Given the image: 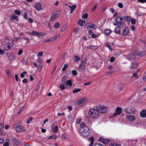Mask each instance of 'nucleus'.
I'll use <instances>...</instances> for the list:
<instances>
[{
    "label": "nucleus",
    "mask_w": 146,
    "mask_h": 146,
    "mask_svg": "<svg viewBox=\"0 0 146 146\" xmlns=\"http://www.w3.org/2000/svg\"><path fill=\"white\" fill-rule=\"evenodd\" d=\"M38 36V37L40 38H42L43 37V36L42 34L41 33H38V35H37Z\"/></svg>",
    "instance_id": "nucleus-49"
},
{
    "label": "nucleus",
    "mask_w": 146,
    "mask_h": 146,
    "mask_svg": "<svg viewBox=\"0 0 146 146\" xmlns=\"http://www.w3.org/2000/svg\"><path fill=\"white\" fill-rule=\"evenodd\" d=\"M9 143L7 142H5L3 144V146H9Z\"/></svg>",
    "instance_id": "nucleus-64"
},
{
    "label": "nucleus",
    "mask_w": 146,
    "mask_h": 146,
    "mask_svg": "<svg viewBox=\"0 0 146 146\" xmlns=\"http://www.w3.org/2000/svg\"><path fill=\"white\" fill-rule=\"evenodd\" d=\"M99 112L98 110L97 109H90L88 111L89 115L92 119H96L99 116Z\"/></svg>",
    "instance_id": "nucleus-3"
},
{
    "label": "nucleus",
    "mask_w": 146,
    "mask_h": 146,
    "mask_svg": "<svg viewBox=\"0 0 146 146\" xmlns=\"http://www.w3.org/2000/svg\"><path fill=\"white\" fill-rule=\"evenodd\" d=\"M92 83V82L89 81L88 82L84 84V85L85 86H86L90 85Z\"/></svg>",
    "instance_id": "nucleus-54"
},
{
    "label": "nucleus",
    "mask_w": 146,
    "mask_h": 146,
    "mask_svg": "<svg viewBox=\"0 0 146 146\" xmlns=\"http://www.w3.org/2000/svg\"><path fill=\"white\" fill-rule=\"evenodd\" d=\"M110 141V140L108 139H104L103 143L104 144H107Z\"/></svg>",
    "instance_id": "nucleus-33"
},
{
    "label": "nucleus",
    "mask_w": 146,
    "mask_h": 146,
    "mask_svg": "<svg viewBox=\"0 0 146 146\" xmlns=\"http://www.w3.org/2000/svg\"><path fill=\"white\" fill-rule=\"evenodd\" d=\"M78 25L81 26H82L83 25V23H82V20H79L78 22Z\"/></svg>",
    "instance_id": "nucleus-36"
},
{
    "label": "nucleus",
    "mask_w": 146,
    "mask_h": 146,
    "mask_svg": "<svg viewBox=\"0 0 146 146\" xmlns=\"http://www.w3.org/2000/svg\"><path fill=\"white\" fill-rule=\"evenodd\" d=\"M68 7L70 8L71 9V10L74 11V10L76 9V6L75 5H73L72 6H68Z\"/></svg>",
    "instance_id": "nucleus-30"
},
{
    "label": "nucleus",
    "mask_w": 146,
    "mask_h": 146,
    "mask_svg": "<svg viewBox=\"0 0 146 146\" xmlns=\"http://www.w3.org/2000/svg\"><path fill=\"white\" fill-rule=\"evenodd\" d=\"M89 27L91 28H96V26L95 24H91L88 26Z\"/></svg>",
    "instance_id": "nucleus-38"
},
{
    "label": "nucleus",
    "mask_w": 146,
    "mask_h": 146,
    "mask_svg": "<svg viewBox=\"0 0 146 146\" xmlns=\"http://www.w3.org/2000/svg\"><path fill=\"white\" fill-rule=\"evenodd\" d=\"M123 19V17L119 16L117 18L115 21L117 23L119 24V25L123 27L124 25V23L122 21Z\"/></svg>",
    "instance_id": "nucleus-7"
},
{
    "label": "nucleus",
    "mask_w": 146,
    "mask_h": 146,
    "mask_svg": "<svg viewBox=\"0 0 146 146\" xmlns=\"http://www.w3.org/2000/svg\"><path fill=\"white\" fill-rule=\"evenodd\" d=\"M58 38V37L56 36H54L53 37H52L50 39H51V41H52L55 40Z\"/></svg>",
    "instance_id": "nucleus-55"
},
{
    "label": "nucleus",
    "mask_w": 146,
    "mask_h": 146,
    "mask_svg": "<svg viewBox=\"0 0 146 146\" xmlns=\"http://www.w3.org/2000/svg\"><path fill=\"white\" fill-rule=\"evenodd\" d=\"M138 66V64L135 62H133L132 63L131 68V69H135Z\"/></svg>",
    "instance_id": "nucleus-20"
},
{
    "label": "nucleus",
    "mask_w": 146,
    "mask_h": 146,
    "mask_svg": "<svg viewBox=\"0 0 146 146\" xmlns=\"http://www.w3.org/2000/svg\"><path fill=\"white\" fill-rule=\"evenodd\" d=\"M110 146H119V145L115 143H113L110 144Z\"/></svg>",
    "instance_id": "nucleus-48"
},
{
    "label": "nucleus",
    "mask_w": 146,
    "mask_h": 146,
    "mask_svg": "<svg viewBox=\"0 0 146 146\" xmlns=\"http://www.w3.org/2000/svg\"><path fill=\"white\" fill-rule=\"evenodd\" d=\"M12 141L13 143L16 145H20L21 144L20 141L16 138H14L13 139Z\"/></svg>",
    "instance_id": "nucleus-15"
},
{
    "label": "nucleus",
    "mask_w": 146,
    "mask_h": 146,
    "mask_svg": "<svg viewBox=\"0 0 146 146\" xmlns=\"http://www.w3.org/2000/svg\"><path fill=\"white\" fill-rule=\"evenodd\" d=\"M137 54V55L141 57L145 56L146 54V52L143 49H141L139 50L137 53L135 52V54Z\"/></svg>",
    "instance_id": "nucleus-8"
},
{
    "label": "nucleus",
    "mask_w": 146,
    "mask_h": 146,
    "mask_svg": "<svg viewBox=\"0 0 146 146\" xmlns=\"http://www.w3.org/2000/svg\"><path fill=\"white\" fill-rule=\"evenodd\" d=\"M43 54V52H40L38 53V56L39 57H40Z\"/></svg>",
    "instance_id": "nucleus-61"
},
{
    "label": "nucleus",
    "mask_w": 146,
    "mask_h": 146,
    "mask_svg": "<svg viewBox=\"0 0 146 146\" xmlns=\"http://www.w3.org/2000/svg\"><path fill=\"white\" fill-rule=\"evenodd\" d=\"M107 107L103 105H99L96 107L97 109L100 113H106L107 111Z\"/></svg>",
    "instance_id": "nucleus-4"
},
{
    "label": "nucleus",
    "mask_w": 146,
    "mask_h": 146,
    "mask_svg": "<svg viewBox=\"0 0 146 146\" xmlns=\"http://www.w3.org/2000/svg\"><path fill=\"white\" fill-rule=\"evenodd\" d=\"M52 130L54 133H57L58 131V126H52Z\"/></svg>",
    "instance_id": "nucleus-25"
},
{
    "label": "nucleus",
    "mask_w": 146,
    "mask_h": 146,
    "mask_svg": "<svg viewBox=\"0 0 146 146\" xmlns=\"http://www.w3.org/2000/svg\"><path fill=\"white\" fill-rule=\"evenodd\" d=\"M54 27L55 28H58L60 27V24L58 23L57 22L55 24Z\"/></svg>",
    "instance_id": "nucleus-35"
},
{
    "label": "nucleus",
    "mask_w": 146,
    "mask_h": 146,
    "mask_svg": "<svg viewBox=\"0 0 146 146\" xmlns=\"http://www.w3.org/2000/svg\"><path fill=\"white\" fill-rule=\"evenodd\" d=\"M132 24L134 25L136 23V21L133 18H131V20L130 21Z\"/></svg>",
    "instance_id": "nucleus-39"
},
{
    "label": "nucleus",
    "mask_w": 146,
    "mask_h": 146,
    "mask_svg": "<svg viewBox=\"0 0 146 146\" xmlns=\"http://www.w3.org/2000/svg\"><path fill=\"white\" fill-rule=\"evenodd\" d=\"M85 63L84 61L83 60L81 62L80 65L77 70L79 72H83L85 71Z\"/></svg>",
    "instance_id": "nucleus-6"
},
{
    "label": "nucleus",
    "mask_w": 146,
    "mask_h": 146,
    "mask_svg": "<svg viewBox=\"0 0 146 146\" xmlns=\"http://www.w3.org/2000/svg\"><path fill=\"white\" fill-rule=\"evenodd\" d=\"M67 28V26L66 25H65L62 27L61 29V31L62 32L64 31Z\"/></svg>",
    "instance_id": "nucleus-40"
},
{
    "label": "nucleus",
    "mask_w": 146,
    "mask_h": 146,
    "mask_svg": "<svg viewBox=\"0 0 146 146\" xmlns=\"http://www.w3.org/2000/svg\"><path fill=\"white\" fill-rule=\"evenodd\" d=\"M6 72L7 76L9 78H11V74L10 72V70L9 69H7L6 70Z\"/></svg>",
    "instance_id": "nucleus-34"
},
{
    "label": "nucleus",
    "mask_w": 146,
    "mask_h": 146,
    "mask_svg": "<svg viewBox=\"0 0 146 146\" xmlns=\"http://www.w3.org/2000/svg\"><path fill=\"white\" fill-rule=\"evenodd\" d=\"M37 62L39 63V65H43V62L42 59H38L37 60Z\"/></svg>",
    "instance_id": "nucleus-32"
},
{
    "label": "nucleus",
    "mask_w": 146,
    "mask_h": 146,
    "mask_svg": "<svg viewBox=\"0 0 146 146\" xmlns=\"http://www.w3.org/2000/svg\"><path fill=\"white\" fill-rule=\"evenodd\" d=\"M140 116L144 117H146V110H143L140 113Z\"/></svg>",
    "instance_id": "nucleus-18"
},
{
    "label": "nucleus",
    "mask_w": 146,
    "mask_h": 146,
    "mask_svg": "<svg viewBox=\"0 0 146 146\" xmlns=\"http://www.w3.org/2000/svg\"><path fill=\"white\" fill-rule=\"evenodd\" d=\"M28 20L29 22L31 23H33L34 21L31 18H29Z\"/></svg>",
    "instance_id": "nucleus-53"
},
{
    "label": "nucleus",
    "mask_w": 146,
    "mask_h": 146,
    "mask_svg": "<svg viewBox=\"0 0 146 146\" xmlns=\"http://www.w3.org/2000/svg\"><path fill=\"white\" fill-rule=\"evenodd\" d=\"M60 88L62 90H64L65 89V87L63 84H61L59 86Z\"/></svg>",
    "instance_id": "nucleus-47"
},
{
    "label": "nucleus",
    "mask_w": 146,
    "mask_h": 146,
    "mask_svg": "<svg viewBox=\"0 0 146 146\" xmlns=\"http://www.w3.org/2000/svg\"><path fill=\"white\" fill-rule=\"evenodd\" d=\"M114 32L116 34H119L121 33V28L120 26H118L115 28Z\"/></svg>",
    "instance_id": "nucleus-17"
},
{
    "label": "nucleus",
    "mask_w": 146,
    "mask_h": 146,
    "mask_svg": "<svg viewBox=\"0 0 146 146\" xmlns=\"http://www.w3.org/2000/svg\"><path fill=\"white\" fill-rule=\"evenodd\" d=\"M41 6V4L40 3H38L35 5V8L36 10L40 11L42 9Z\"/></svg>",
    "instance_id": "nucleus-16"
},
{
    "label": "nucleus",
    "mask_w": 146,
    "mask_h": 146,
    "mask_svg": "<svg viewBox=\"0 0 146 146\" xmlns=\"http://www.w3.org/2000/svg\"><path fill=\"white\" fill-rule=\"evenodd\" d=\"M135 54V52L134 54L130 53L127 56V58L129 60L134 59L135 58L134 54Z\"/></svg>",
    "instance_id": "nucleus-14"
},
{
    "label": "nucleus",
    "mask_w": 146,
    "mask_h": 146,
    "mask_svg": "<svg viewBox=\"0 0 146 146\" xmlns=\"http://www.w3.org/2000/svg\"><path fill=\"white\" fill-rule=\"evenodd\" d=\"M88 99L84 97L80 99L78 101V102L77 103V104H80L82 103H85L88 101Z\"/></svg>",
    "instance_id": "nucleus-11"
},
{
    "label": "nucleus",
    "mask_w": 146,
    "mask_h": 146,
    "mask_svg": "<svg viewBox=\"0 0 146 146\" xmlns=\"http://www.w3.org/2000/svg\"><path fill=\"white\" fill-rule=\"evenodd\" d=\"M125 112L127 113L133 114L136 111V110L133 107H129L124 110Z\"/></svg>",
    "instance_id": "nucleus-5"
},
{
    "label": "nucleus",
    "mask_w": 146,
    "mask_h": 146,
    "mask_svg": "<svg viewBox=\"0 0 146 146\" xmlns=\"http://www.w3.org/2000/svg\"><path fill=\"white\" fill-rule=\"evenodd\" d=\"M28 81V80L26 78H24L23 80V82L24 83H26Z\"/></svg>",
    "instance_id": "nucleus-62"
},
{
    "label": "nucleus",
    "mask_w": 146,
    "mask_h": 146,
    "mask_svg": "<svg viewBox=\"0 0 146 146\" xmlns=\"http://www.w3.org/2000/svg\"><path fill=\"white\" fill-rule=\"evenodd\" d=\"M59 16V15L57 12H54L52 14L50 18V21H53L57 19Z\"/></svg>",
    "instance_id": "nucleus-10"
},
{
    "label": "nucleus",
    "mask_w": 146,
    "mask_h": 146,
    "mask_svg": "<svg viewBox=\"0 0 146 146\" xmlns=\"http://www.w3.org/2000/svg\"><path fill=\"white\" fill-rule=\"evenodd\" d=\"M89 141L90 142V143L89 145V146H92L94 141V138L93 137H91L89 139Z\"/></svg>",
    "instance_id": "nucleus-24"
},
{
    "label": "nucleus",
    "mask_w": 146,
    "mask_h": 146,
    "mask_svg": "<svg viewBox=\"0 0 146 146\" xmlns=\"http://www.w3.org/2000/svg\"><path fill=\"white\" fill-rule=\"evenodd\" d=\"M105 33L107 35H109L111 33V31L108 29H106L104 31Z\"/></svg>",
    "instance_id": "nucleus-31"
},
{
    "label": "nucleus",
    "mask_w": 146,
    "mask_h": 146,
    "mask_svg": "<svg viewBox=\"0 0 146 146\" xmlns=\"http://www.w3.org/2000/svg\"><path fill=\"white\" fill-rule=\"evenodd\" d=\"M95 146H104V145L101 144L97 143L95 144Z\"/></svg>",
    "instance_id": "nucleus-63"
},
{
    "label": "nucleus",
    "mask_w": 146,
    "mask_h": 146,
    "mask_svg": "<svg viewBox=\"0 0 146 146\" xmlns=\"http://www.w3.org/2000/svg\"><path fill=\"white\" fill-rule=\"evenodd\" d=\"M15 128L17 131L20 132H23L25 130V129L24 127L22 126H16Z\"/></svg>",
    "instance_id": "nucleus-13"
},
{
    "label": "nucleus",
    "mask_w": 146,
    "mask_h": 146,
    "mask_svg": "<svg viewBox=\"0 0 146 146\" xmlns=\"http://www.w3.org/2000/svg\"><path fill=\"white\" fill-rule=\"evenodd\" d=\"M66 84L67 85L69 86H72V81H71V80H69L66 82Z\"/></svg>",
    "instance_id": "nucleus-29"
},
{
    "label": "nucleus",
    "mask_w": 146,
    "mask_h": 146,
    "mask_svg": "<svg viewBox=\"0 0 146 146\" xmlns=\"http://www.w3.org/2000/svg\"><path fill=\"white\" fill-rule=\"evenodd\" d=\"M87 48L88 49L95 50L97 49L98 48V47L97 46L90 45L89 46H87Z\"/></svg>",
    "instance_id": "nucleus-21"
},
{
    "label": "nucleus",
    "mask_w": 146,
    "mask_h": 146,
    "mask_svg": "<svg viewBox=\"0 0 146 146\" xmlns=\"http://www.w3.org/2000/svg\"><path fill=\"white\" fill-rule=\"evenodd\" d=\"M10 19L11 20H14L17 21H18V17L15 14H13L10 17Z\"/></svg>",
    "instance_id": "nucleus-19"
},
{
    "label": "nucleus",
    "mask_w": 146,
    "mask_h": 146,
    "mask_svg": "<svg viewBox=\"0 0 146 146\" xmlns=\"http://www.w3.org/2000/svg\"><path fill=\"white\" fill-rule=\"evenodd\" d=\"M23 17L25 19H27V13L26 12H25L24 13Z\"/></svg>",
    "instance_id": "nucleus-56"
},
{
    "label": "nucleus",
    "mask_w": 146,
    "mask_h": 146,
    "mask_svg": "<svg viewBox=\"0 0 146 146\" xmlns=\"http://www.w3.org/2000/svg\"><path fill=\"white\" fill-rule=\"evenodd\" d=\"M57 136L55 135H53L48 138V139H54L57 138Z\"/></svg>",
    "instance_id": "nucleus-27"
},
{
    "label": "nucleus",
    "mask_w": 146,
    "mask_h": 146,
    "mask_svg": "<svg viewBox=\"0 0 146 146\" xmlns=\"http://www.w3.org/2000/svg\"><path fill=\"white\" fill-rule=\"evenodd\" d=\"M15 13L18 15H20L21 13V12L17 10H15Z\"/></svg>",
    "instance_id": "nucleus-43"
},
{
    "label": "nucleus",
    "mask_w": 146,
    "mask_h": 146,
    "mask_svg": "<svg viewBox=\"0 0 146 146\" xmlns=\"http://www.w3.org/2000/svg\"><path fill=\"white\" fill-rule=\"evenodd\" d=\"M13 41L11 39L6 38L3 42L2 47L5 50H9L13 46Z\"/></svg>",
    "instance_id": "nucleus-2"
},
{
    "label": "nucleus",
    "mask_w": 146,
    "mask_h": 146,
    "mask_svg": "<svg viewBox=\"0 0 146 146\" xmlns=\"http://www.w3.org/2000/svg\"><path fill=\"white\" fill-rule=\"evenodd\" d=\"M138 1L141 3H144L146 2V0H138Z\"/></svg>",
    "instance_id": "nucleus-59"
},
{
    "label": "nucleus",
    "mask_w": 146,
    "mask_h": 146,
    "mask_svg": "<svg viewBox=\"0 0 146 146\" xmlns=\"http://www.w3.org/2000/svg\"><path fill=\"white\" fill-rule=\"evenodd\" d=\"M115 71L113 70H112L110 72H106V74L108 75L110 74H112L114 73Z\"/></svg>",
    "instance_id": "nucleus-44"
},
{
    "label": "nucleus",
    "mask_w": 146,
    "mask_h": 146,
    "mask_svg": "<svg viewBox=\"0 0 146 146\" xmlns=\"http://www.w3.org/2000/svg\"><path fill=\"white\" fill-rule=\"evenodd\" d=\"M123 18L126 21H130L131 18V17L129 16H124Z\"/></svg>",
    "instance_id": "nucleus-26"
},
{
    "label": "nucleus",
    "mask_w": 146,
    "mask_h": 146,
    "mask_svg": "<svg viewBox=\"0 0 146 146\" xmlns=\"http://www.w3.org/2000/svg\"><path fill=\"white\" fill-rule=\"evenodd\" d=\"M129 32V29L128 28H125V29L123 31V36H126Z\"/></svg>",
    "instance_id": "nucleus-23"
},
{
    "label": "nucleus",
    "mask_w": 146,
    "mask_h": 146,
    "mask_svg": "<svg viewBox=\"0 0 146 146\" xmlns=\"http://www.w3.org/2000/svg\"><path fill=\"white\" fill-rule=\"evenodd\" d=\"M51 41H52L51 39L50 38V39H47V40H45L43 41V42L45 43V42H51Z\"/></svg>",
    "instance_id": "nucleus-52"
},
{
    "label": "nucleus",
    "mask_w": 146,
    "mask_h": 146,
    "mask_svg": "<svg viewBox=\"0 0 146 146\" xmlns=\"http://www.w3.org/2000/svg\"><path fill=\"white\" fill-rule=\"evenodd\" d=\"M66 77L65 76H64L63 77L62 80V82L63 83L64 82H65V81L66 80Z\"/></svg>",
    "instance_id": "nucleus-57"
},
{
    "label": "nucleus",
    "mask_w": 146,
    "mask_h": 146,
    "mask_svg": "<svg viewBox=\"0 0 146 146\" xmlns=\"http://www.w3.org/2000/svg\"><path fill=\"white\" fill-rule=\"evenodd\" d=\"M104 139V138L103 137H101L99 138L98 139V140L99 141L103 143Z\"/></svg>",
    "instance_id": "nucleus-42"
},
{
    "label": "nucleus",
    "mask_w": 146,
    "mask_h": 146,
    "mask_svg": "<svg viewBox=\"0 0 146 146\" xmlns=\"http://www.w3.org/2000/svg\"><path fill=\"white\" fill-rule=\"evenodd\" d=\"M80 58H79L77 56H76L75 57V61L76 62H77L79 60Z\"/></svg>",
    "instance_id": "nucleus-51"
},
{
    "label": "nucleus",
    "mask_w": 146,
    "mask_h": 146,
    "mask_svg": "<svg viewBox=\"0 0 146 146\" xmlns=\"http://www.w3.org/2000/svg\"><path fill=\"white\" fill-rule=\"evenodd\" d=\"M88 16L87 13H85L82 16V18L86 19L88 17Z\"/></svg>",
    "instance_id": "nucleus-37"
},
{
    "label": "nucleus",
    "mask_w": 146,
    "mask_h": 146,
    "mask_svg": "<svg viewBox=\"0 0 146 146\" xmlns=\"http://www.w3.org/2000/svg\"><path fill=\"white\" fill-rule=\"evenodd\" d=\"M68 66V64H65L62 68V70L63 71H65L66 68Z\"/></svg>",
    "instance_id": "nucleus-45"
},
{
    "label": "nucleus",
    "mask_w": 146,
    "mask_h": 146,
    "mask_svg": "<svg viewBox=\"0 0 146 146\" xmlns=\"http://www.w3.org/2000/svg\"><path fill=\"white\" fill-rule=\"evenodd\" d=\"M21 38V37H15L14 38V40L15 41H17L18 40H19Z\"/></svg>",
    "instance_id": "nucleus-60"
},
{
    "label": "nucleus",
    "mask_w": 146,
    "mask_h": 146,
    "mask_svg": "<svg viewBox=\"0 0 146 146\" xmlns=\"http://www.w3.org/2000/svg\"><path fill=\"white\" fill-rule=\"evenodd\" d=\"M23 51L21 49H20L19 51L18 54L19 55H20L23 52Z\"/></svg>",
    "instance_id": "nucleus-58"
},
{
    "label": "nucleus",
    "mask_w": 146,
    "mask_h": 146,
    "mask_svg": "<svg viewBox=\"0 0 146 146\" xmlns=\"http://www.w3.org/2000/svg\"><path fill=\"white\" fill-rule=\"evenodd\" d=\"M81 90V89L80 88H75L72 91V92L73 93H76L80 91Z\"/></svg>",
    "instance_id": "nucleus-28"
},
{
    "label": "nucleus",
    "mask_w": 146,
    "mask_h": 146,
    "mask_svg": "<svg viewBox=\"0 0 146 146\" xmlns=\"http://www.w3.org/2000/svg\"><path fill=\"white\" fill-rule=\"evenodd\" d=\"M117 5L120 8H122L123 7V4L121 3H119Z\"/></svg>",
    "instance_id": "nucleus-46"
},
{
    "label": "nucleus",
    "mask_w": 146,
    "mask_h": 146,
    "mask_svg": "<svg viewBox=\"0 0 146 146\" xmlns=\"http://www.w3.org/2000/svg\"><path fill=\"white\" fill-rule=\"evenodd\" d=\"M122 109L121 108L119 107L116 108V112L115 113H113L112 116L113 117H115L118 115L120 114L121 113Z\"/></svg>",
    "instance_id": "nucleus-9"
},
{
    "label": "nucleus",
    "mask_w": 146,
    "mask_h": 146,
    "mask_svg": "<svg viewBox=\"0 0 146 146\" xmlns=\"http://www.w3.org/2000/svg\"><path fill=\"white\" fill-rule=\"evenodd\" d=\"M79 131L80 135L84 137H88L90 133L89 128L84 123L80 125Z\"/></svg>",
    "instance_id": "nucleus-1"
},
{
    "label": "nucleus",
    "mask_w": 146,
    "mask_h": 146,
    "mask_svg": "<svg viewBox=\"0 0 146 146\" xmlns=\"http://www.w3.org/2000/svg\"><path fill=\"white\" fill-rule=\"evenodd\" d=\"M72 73L74 76H76L77 75L78 73L76 70H73L72 71Z\"/></svg>",
    "instance_id": "nucleus-41"
},
{
    "label": "nucleus",
    "mask_w": 146,
    "mask_h": 146,
    "mask_svg": "<svg viewBox=\"0 0 146 146\" xmlns=\"http://www.w3.org/2000/svg\"><path fill=\"white\" fill-rule=\"evenodd\" d=\"M4 128V126L2 123H0V131H2Z\"/></svg>",
    "instance_id": "nucleus-50"
},
{
    "label": "nucleus",
    "mask_w": 146,
    "mask_h": 146,
    "mask_svg": "<svg viewBox=\"0 0 146 146\" xmlns=\"http://www.w3.org/2000/svg\"><path fill=\"white\" fill-rule=\"evenodd\" d=\"M27 33L28 34L31 35H36L38 34V32L33 31H32L31 32L27 31Z\"/></svg>",
    "instance_id": "nucleus-22"
},
{
    "label": "nucleus",
    "mask_w": 146,
    "mask_h": 146,
    "mask_svg": "<svg viewBox=\"0 0 146 146\" xmlns=\"http://www.w3.org/2000/svg\"><path fill=\"white\" fill-rule=\"evenodd\" d=\"M126 117L130 121H133L135 120V117L133 115H127L126 116Z\"/></svg>",
    "instance_id": "nucleus-12"
}]
</instances>
